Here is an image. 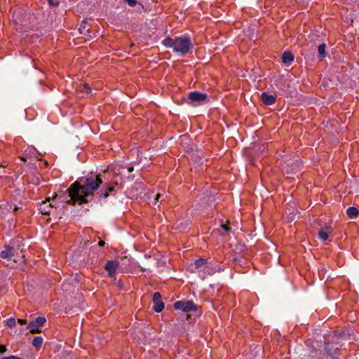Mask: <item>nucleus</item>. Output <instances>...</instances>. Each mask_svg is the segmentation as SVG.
<instances>
[{
  "label": "nucleus",
  "mask_w": 359,
  "mask_h": 359,
  "mask_svg": "<svg viewBox=\"0 0 359 359\" xmlns=\"http://www.w3.org/2000/svg\"><path fill=\"white\" fill-rule=\"evenodd\" d=\"M119 266V262L116 259L109 260L104 266L105 271L108 273L110 278L114 277L116 270Z\"/></svg>",
  "instance_id": "9"
},
{
  "label": "nucleus",
  "mask_w": 359,
  "mask_h": 359,
  "mask_svg": "<svg viewBox=\"0 0 359 359\" xmlns=\"http://www.w3.org/2000/svg\"><path fill=\"white\" fill-rule=\"evenodd\" d=\"M188 98L191 103L194 102H208V96L206 93H203L199 91H193L188 94Z\"/></svg>",
  "instance_id": "8"
},
{
  "label": "nucleus",
  "mask_w": 359,
  "mask_h": 359,
  "mask_svg": "<svg viewBox=\"0 0 359 359\" xmlns=\"http://www.w3.org/2000/svg\"><path fill=\"white\" fill-rule=\"evenodd\" d=\"M2 167H3V165L1 164H0V168H2Z\"/></svg>",
  "instance_id": "43"
},
{
  "label": "nucleus",
  "mask_w": 359,
  "mask_h": 359,
  "mask_svg": "<svg viewBox=\"0 0 359 359\" xmlns=\"http://www.w3.org/2000/svg\"><path fill=\"white\" fill-rule=\"evenodd\" d=\"M331 359H339V358H336V357H332Z\"/></svg>",
  "instance_id": "39"
},
{
  "label": "nucleus",
  "mask_w": 359,
  "mask_h": 359,
  "mask_svg": "<svg viewBox=\"0 0 359 359\" xmlns=\"http://www.w3.org/2000/svg\"><path fill=\"white\" fill-rule=\"evenodd\" d=\"M162 44L166 48H172L174 52L180 53L182 55L191 53L194 48V44L188 34L175 39L167 36L163 40Z\"/></svg>",
  "instance_id": "2"
},
{
  "label": "nucleus",
  "mask_w": 359,
  "mask_h": 359,
  "mask_svg": "<svg viewBox=\"0 0 359 359\" xmlns=\"http://www.w3.org/2000/svg\"><path fill=\"white\" fill-rule=\"evenodd\" d=\"M330 350H329V349L327 348V353L330 354Z\"/></svg>",
  "instance_id": "40"
},
{
  "label": "nucleus",
  "mask_w": 359,
  "mask_h": 359,
  "mask_svg": "<svg viewBox=\"0 0 359 359\" xmlns=\"http://www.w3.org/2000/svg\"><path fill=\"white\" fill-rule=\"evenodd\" d=\"M261 100L265 105H271L276 102V96L269 94L267 92H263L261 94Z\"/></svg>",
  "instance_id": "13"
},
{
  "label": "nucleus",
  "mask_w": 359,
  "mask_h": 359,
  "mask_svg": "<svg viewBox=\"0 0 359 359\" xmlns=\"http://www.w3.org/2000/svg\"><path fill=\"white\" fill-rule=\"evenodd\" d=\"M139 268H140V271H142V272H144L146 271L145 269H144L143 267H142L140 266H139Z\"/></svg>",
  "instance_id": "37"
},
{
  "label": "nucleus",
  "mask_w": 359,
  "mask_h": 359,
  "mask_svg": "<svg viewBox=\"0 0 359 359\" xmlns=\"http://www.w3.org/2000/svg\"><path fill=\"white\" fill-rule=\"evenodd\" d=\"M57 196L56 194H55V196L52 198L46 197L44 201H43L41 203H39L38 210L39 212L44 215H50L51 210L54 208V205L50 203L51 200H55V198Z\"/></svg>",
  "instance_id": "5"
},
{
  "label": "nucleus",
  "mask_w": 359,
  "mask_h": 359,
  "mask_svg": "<svg viewBox=\"0 0 359 359\" xmlns=\"http://www.w3.org/2000/svg\"><path fill=\"white\" fill-rule=\"evenodd\" d=\"M125 3H127L130 7H135L136 5L139 4L142 6V8H144V6L140 3L138 2L137 0H123Z\"/></svg>",
  "instance_id": "23"
},
{
  "label": "nucleus",
  "mask_w": 359,
  "mask_h": 359,
  "mask_svg": "<svg viewBox=\"0 0 359 359\" xmlns=\"http://www.w3.org/2000/svg\"><path fill=\"white\" fill-rule=\"evenodd\" d=\"M18 323L20 325H26L27 321L26 319L19 318L18 319Z\"/></svg>",
  "instance_id": "31"
},
{
  "label": "nucleus",
  "mask_w": 359,
  "mask_h": 359,
  "mask_svg": "<svg viewBox=\"0 0 359 359\" xmlns=\"http://www.w3.org/2000/svg\"><path fill=\"white\" fill-rule=\"evenodd\" d=\"M49 6L53 7H57L60 4L59 0H47Z\"/></svg>",
  "instance_id": "28"
},
{
  "label": "nucleus",
  "mask_w": 359,
  "mask_h": 359,
  "mask_svg": "<svg viewBox=\"0 0 359 359\" xmlns=\"http://www.w3.org/2000/svg\"><path fill=\"white\" fill-rule=\"evenodd\" d=\"M333 231V228L330 225H326L325 227L320 228L318 231V237L320 240L325 241L328 239L329 234Z\"/></svg>",
  "instance_id": "12"
},
{
  "label": "nucleus",
  "mask_w": 359,
  "mask_h": 359,
  "mask_svg": "<svg viewBox=\"0 0 359 359\" xmlns=\"http://www.w3.org/2000/svg\"><path fill=\"white\" fill-rule=\"evenodd\" d=\"M39 327L36 326L34 323L29 322L27 328L30 329L29 332L31 334H39L41 332V330Z\"/></svg>",
  "instance_id": "18"
},
{
  "label": "nucleus",
  "mask_w": 359,
  "mask_h": 359,
  "mask_svg": "<svg viewBox=\"0 0 359 359\" xmlns=\"http://www.w3.org/2000/svg\"><path fill=\"white\" fill-rule=\"evenodd\" d=\"M138 186H139L140 188L142 189L143 187H144V184H143V183H139Z\"/></svg>",
  "instance_id": "38"
},
{
  "label": "nucleus",
  "mask_w": 359,
  "mask_h": 359,
  "mask_svg": "<svg viewBox=\"0 0 359 359\" xmlns=\"http://www.w3.org/2000/svg\"><path fill=\"white\" fill-rule=\"evenodd\" d=\"M7 351L6 346L4 344H0V354L4 353Z\"/></svg>",
  "instance_id": "29"
},
{
  "label": "nucleus",
  "mask_w": 359,
  "mask_h": 359,
  "mask_svg": "<svg viewBox=\"0 0 359 359\" xmlns=\"http://www.w3.org/2000/svg\"><path fill=\"white\" fill-rule=\"evenodd\" d=\"M161 194H157L155 196V201L157 202L158 201V200L161 198Z\"/></svg>",
  "instance_id": "34"
},
{
  "label": "nucleus",
  "mask_w": 359,
  "mask_h": 359,
  "mask_svg": "<svg viewBox=\"0 0 359 359\" xmlns=\"http://www.w3.org/2000/svg\"><path fill=\"white\" fill-rule=\"evenodd\" d=\"M128 170L131 172L134 170V168H133V165H130L128 167Z\"/></svg>",
  "instance_id": "35"
},
{
  "label": "nucleus",
  "mask_w": 359,
  "mask_h": 359,
  "mask_svg": "<svg viewBox=\"0 0 359 359\" xmlns=\"http://www.w3.org/2000/svg\"><path fill=\"white\" fill-rule=\"evenodd\" d=\"M20 195V190L19 189H15L13 191V194H12V196H11V202L10 203H7V205H9V208H12V203L13 202H17L18 201V198L17 197L19 196Z\"/></svg>",
  "instance_id": "17"
},
{
  "label": "nucleus",
  "mask_w": 359,
  "mask_h": 359,
  "mask_svg": "<svg viewBox=\"0 0 359 359\" xmlns=\"http://www.w3.org/2000/svg\"><path fill=\"white\" fill-rule=\"evenodd\" d=\"M346 214L349 218H355L359 215V210L355 207H349L346 210Z\"/></svg>",
  "instance_id": "16"
},
{
  "label": "nucleus",
  "mask_w": 359,
  "mask_h": 359,
  "mask_svg": "<svg viewBox=\"0 0 359 359\" xmlns=\"http://www.w3.org/2000/svg\"><path fill=\"white\" fill-rule=\"evenodd\" d=\"M13 205L15 206L14 208H13V212L15 213L18 210L20 209H22V207L21 206H18L15 204H13Z\"/></svg>",
  "instance_id": "32"
},
{
  "label": "nucleus",
  "mask_w": 359,
  "mask_h": 359,
  "mask_svg": "<svg viewBox=\"0 0 359 359\" xmlns=\"http://www.w3.org/2000/svg\"><path fill=\"white\" fill-rule=\"evenodd\" d=\"M15 247L10 245H5L4 250L0 252V257L8 260H11L15 255Z\"/></svg>",
  "instance_id": "10"
},
{
  "label": "nucleus",
  "mask_w": 359,
  "mask_h": 359,
  "mask_svg": "<svg viewBox=\"0 0 359 359\" xmlns=\"http://www.w3.org/2000/svg\"><path fill=\"white\" fill-rule=\"evenodd\" d=\"M209 261L208 259H205L203 257H200L196 260H194L192 266L194 269L198 271V272H204L206 267H208V264Z\"/></svg>",
  "instance_id": "11"
},
{
  "label": "nucleus",
  "mask_w": 359,
  "mask_h": 359,
  "mask_svg": "<svg viewBox=\"0 0 359 359\" xmlns=\"http://www.w3.org/2000/svg\"><path fill=\"white\" fill-rule=\"evenodd\" d=\"M98 245L100 247H104L105 245V242L102 240H100L99 242H98Z\"/></svg>",
  "instance_id": "33"
},
{
  "label": "nucleus",
  "mask_w": 359,
  "mask_h": 359,
  "mask_svg": "<svg viewBox=\"0 0 359 359\" xmlns=\"http://www.w3.org/2000/svg\"><path fill=\"white\" fill-rule=\"evenodd\" d=\"M102 184V173L90 172L86 176L79 177L66 191L69 197L67 204L75 206L76 204L81 205L88 203V198L94 196Z\"/></svg>",
  "instance_id": "1"
},
{
  "label": "nucleus",
  "mask_w": 359,
  "mask_h": 359,
  "mask_svg": "<svg viewBox=\"0 0 359 359\" xmlns=\"http://www.w3.org/2000/svg\"><path fill=\"white\" fill-rule=\"evenodd\" d=\"M107 170H104L103 171V173H104V174H106V173H107Z\"/></svg>",
  "instance_id": "41"
},
{
  "label": "nucleus",
  "mask_w": 359,
  "mask_h": 359,
  "mask_svg": "<svg viewBox=\"0 0 359 359\" xmlns=\"http://www.w3.org/2000/svg\"><path fill=\"white\" fill-rule=\"evenodd\" d=\"M43 338L41 337H35L32 341V345L36 350H39L43 344Z\"/></svg>",
  "instance_id": "19"
},
{
  "label": "nucleus",
  "mask_w": 359,
  "mask_h": 359,
  "mask_svg": "<svg viewBox=\"0 0 359 359\" xmlns=\"http://www.w3.org/2000/svg\"><path fill=\"white\" fill-rule=\"evenodd\" d=\"M198 317H195V313H193V314L191 313H187V316H186V319L191 323H193V322H195L196 320V318Z\"/></svg>",
  "instance_id": "25"
},
{
  "label": "nucleus",
  "mask_w": 359,
  "mask_h": 359,
  "mask_svg": "<svg viewBox=\"0 0 359 359\" xmlns=\"http://www.w3.org/2000/svg\"><path fill=\"white\" fill-rule=\"evenodd\" d=\"M6 325L9 327H14L16 325V321L14 318H10L6 320Z\"/></svg>",
  "instance_id": "26"
},
{
  "label": "nucleus",
  "mask_w": 359,
  "mask_h": 359,
  "mask_svg": "<svg viewBox=\"0 0 359 359\" xmlns=\"http://www.w3.org/2000/svg\"><path fill=\"white\" fill-rule=\"evenodd\" d=\"M337 331H334V334H335L336 336H337Z\"/></svg>",
  "instance_id": "42"
},
{
  "label": "nucleus",
  "mask_w": 359,
  "mask_h": 359,
  "mask_svg": "<svg viewBox=\"0 0 359 359\" xmlns=\"http://www.w3.org/2000/svg\"><path fill=\"white\" fill-rule=\"evenodd\" d=\"M86 20H84L81 22V24L79 28V31L81 34H84L86 29Z\"/></svg>",
  "instance_id": "27"
},
{
  "label": "nucleus",
  "mask_w": 359,
  "mask_h": 359,
  "mask_svg": "<svg viewBox=\"0 0 359 359\" xmlns=\"http://www.w3.org/2000/svg\"><path fill=\"white\" fill-rule=\"evenodd\" d=\"M34 323L36 326L42 327L46 322V319L43 316H39L35 318V320L31 321Z\"/></svg>",
  "instance_id": "20"
},
{
  "label": "nucleus",
  "mask_w": 359,
  "mask_h": 359,
  "mask_svg": "<svg viewBox=\"0 0 359 359\" xmlns=\"http://www.w3.org/2000/svg\"><path fill=\"white\" fill-rule=\"evenodd\" d=\"M224 269L222 266L220 265L218 262H209L208 264V267L205 268L203 273V276H201L202 279H204L205 278V275L212 276L215 274L217 272H220L223 271Z\"/></svg>",
  "instance_id": "6"
},
{
  "label": "nucleus",
  "mask_w": 359,
  "mask_h": 359,
  "mask_svg": "<svg viewBox=\"0 0 359 359\" xmlns=\"http://www.w3.org/2000/svg\"><path fill=\"white\" fill-rule=\"evenodd\" d=\"M81 90L86 95H89L92 90L90 85L87 83H85L82 84V86H81Z\"/></svg>",
  "instance_id": "22"
},
{
  "label": "nucleus",
  "mask_w": 359,
  "mask_h": 359,
  "mask_svg": "<svg viewBox=\"0 0 359 359\" xmlns=\"http://www.w3.org/2000/svg\"><path fill=\"white\" fill-rule=\"evenodd\" d=\"M221 227L225 233L230 231L231 229V227L230 226V222L229 221H226V223H225V224L222 223L221 224Z\"/></svg>",
  "instance_id": "24"
},
{
  "label": "nucleus",
  "mask_w": 359,
  "mask_h": 359,
  "mask_svg": "<svg viewBox=\"0 0 359 359\" xmlns=\"http://www.w3.org/2000/svg\"><path fill=\"white\" fill-rule=\"evenodd\" d=\"M153 310L156 313H161L164 307L165 304L162 300L161 294L159 292H155L153 294Z\"/></svg>",
  "instance_id": "7"
},
{
  "label": "nucleus",
  "mask_w": 359,
  "mask_h": 359,
  "mask_svg": "<svg viewBox=\"0 0 359 359\" xmlns=\"http://www.w3.org/2000/svg\"><path fill=\"white\" fill-rule=\"evenodd\" d=\"M24 239L22 238L20 240H17L16 242H15L14 243H16V248L18 250H20V252H23L25 251V244H24Z\"/></svg>",
  "instance_id": "21"
},
{
  "label": "nucleus",
  "mask_w": 359,
  "mask_h": 359,
  "mask_svg": "<svg viewBox=\"0 0 359 359\" xmlns=\"http://www.w3.org/2000/svg\"><path fill=\"white\" fill-rule=\"evenodd\" d=\"M18 203L19 206L22 207L24 205V203L21 199L20 201H18Z\"/></svg>",
  "instance_id": "36"
},
{
  "label": "nucleus",
  "mask_w": 359,
  "mask_h": 359,
  "mask_svg": "<svg viewBox=\"0 0 359 359\" xmlns=\"http://www.w3.org/2000/svg\"><path fill=\"white\" fill-rule=\"evenodd\" d=\"M1 359H23V358L15 356V355H10L8 357H4Z\"/></svg>",
  "instance_id": "30"
},
{
  "label": "nucleus",
  "mask_w": 359,
  "mask_h": 359,
  "mask_svg": "<svg viewBox=\"0 0 359 359\" xmlns=\"http://www.w3.org/2000/svg\"><path fill=\"white\" fill-rule=\"evenodd\" d=\"M175 310H180L184 313H195V317H201L203 314L202 307L195 304L191 300H181L174 303Z\"/></svg>",
  "instance_id": "3"
},
{
  "label": "nucleus",
  "mask_w": 359,
  "mask_h": 359,
  "mask_svg": "<svg viewBox=\"0 0 359 359\" xmlns=\"http://www.w3.org/2000/svg\"><path fill=\"white\" fill-rule=\"evenodd\" d=\"M294 60V55L290 51H285L282 55V62L286 65H290Z\"/></svg>",
  "instance_id": "14"
},
{
  "label": "nucleus",
  "mask_w": 359,
  "mask_h": 359,
  "mask_svg": "<svg viewBox=\"0 0 359 359\" xmlns=\"http://www.w3.org/2000/svg\"><path fill=\"white\" fill-rule=\"evenodd\" d=\"M117 185V181L105 182L96 193L97 199L100 201L107 199L109 196H114L116 194L115 187Z\"/></svg>",
  "instance_id": "4"
},
{
  "label": "nucleus",
  "mask_w": 359,
  "mask_h": 359,
  "mask_svg": "<svg viewBox=\"0 0 359 359\" xmlns=\"http://www.w3.org/2000/svg\"><path fill=\"white\" fill-rule=\"evenodd\" d=\"M326 45L325 43H323L320 44L318 47V58L320 61H322L327 55V53L325 51Z\"/></svg>",
  "instance_id": "15"
}]
</instances>
